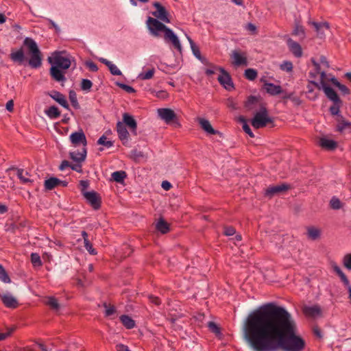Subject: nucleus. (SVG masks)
I'll return each mask as SVG.
<instances>
[{
  "mask_svg": "<svg viewBox=\"0 0 351 351\" xmlns=\"http://www.w3.org/2000/svg\"><path fill=\"white\" fill-rule=\"evenodd\" d=\"M297 332L295 321L285 308L265 304V351H303L306 343Z\"/></svg>",
  "mask_w": 351,
  "mask_h": 351,
  "instance_id": "f257e3e1",
  "label": "nucleus"
},
{
  "mask_svg": "<svg viewBox=\"0 0 351 351\" xmlns=\"http://www.w3.org/2000/svg\"><path fill=\"white\" fill-rule=\"evenodd\" d=\"M241 334L253 351H263V304L250 312L243 319Z\"/></svg>",
  "mask_w": 351,
  "mask_h": 351,
  "instance_id": "f03ea898",
  "label": "nucleus"
},
{
  "mask_svg": "<svg viewBox=\"0 0 351 351\" xmlns=\"http://www.w3.org/2000/svg\"><path fill=\"white\" fill-rule=\"evenodd\" d=\"M23 45L27 47L29 58L28 60L26 58L22 47L16 51H12L10 58L19 65H23L27 62L31 68H40L42 65L43 54L36 41L32 38L26 37L23 40Z\"/></svg>",
  "mask_w": 351,
  "mask_h": 351,
  "instance_id": "7ed1b4c3",
  "label": "nucleus"
},
{
  "mask_svg": "<svg viewBox=\"0 0 351 351\" xmlns=\"http://www.w3.org/2000/svg\"><path fill=\"white\" fill-rule=\"evenodd\" d=\"M243 107L245 112L255 113L252 119V125L259 129L263 127V102L260 95H250L244 102Z\"/></svg>",
  "mask_w": 351,
  "mask_h": 351,
  "instance_id": "20e7f679",
  "label": "nucleus"
},
{
  "mask_svg": "<svg viewBox=\"0 0 351 351\" xmlns=\"http://www.w3.org/2000/svg\"><path fill=\"white\" fill-rule=\"evenodd\" d=\"M146 25L150 34L154 37H159L160 36V32H164L165 34L169 29L162 21L151 16H148Z\"/></svg>",
  "mask_w": 351,
  "mask_h": 351,
  "instance_id": "39448f33",
  "label": "nucleus"
},
{
  "mask_svg": "<svg viewBox=\"0 0 351 351\" xmlns=\"http://www.w3.org/2000/svg\"><path fill=\"white\" fill-rule=\"evenodd\" d=\"M158 114L160 118L167 124H173L178 127L180 126L177 115L173 110L170 108H159L158 109Z\"/></svg>",
  "mask_w": 351,
  "mask_h": 351,
  "instance_id": "423d86ee",
  "label": "nucleus"
},
{
  "mask_svg": "<svg viewBox=\"0 0 351 351\" xmlns=\"http://www.w3.org/2000/svg\"><path fill=\"white\" fill-rule=\"evenodd\" d=\"M49 62L52 65L62 70H66L71 66V60L68 56L62 55V52H56L53 59L49 58Z\"/></svg>",
  "mask_w": 351,
  "mask_h": 351,
  "instance_id": "0eeeda50",
  "label": "nucleus"
},
{
  "mask_svg": "<svg viewBox=\"0 0 351 351\" xmlns=\"http://www.w3.org/2000/svg\"><path fill=\"white\" fill-rule=\"evenodd\" d=\"M216 69L221 72V75L217 77L219 84L228 90L233 89L234 84L230 75L223 67L219 66Z\"/></svg>",
  "mask_w": 351,
  "mask_h": 351,
  "instance_id": "6e6552de",
  "label": "nucleus"
},
{
  "mask_svg": "<svg viewBox=\"0 0 351 351\" xmlns=\"http://www.w3.org/2000/svg\"><path fill=\"white\" fill-rule=\"evenodd\" d=\"M153 6L156 10L152 12V14L154 16L156 17V19L167 23L171 22L170 19H169L168 11L163 5H161L160 3L156 1L153 3Z\"/></svg>",
  "mask_w": 351,
  "mask_h": 351,
  "instance_id": "1a4fd4ad",
  "label": "nucleus"
},
{
  "mask_svg": "<svg viewBox=\"0 0 351 351\" xmlns=\"http://www.w3.org/2000/svg\"><path fill=\"white\" fill-rule=\"evenodd\" d=\"M83 196L93 209L98 210L100 208L101 199L99 193L92 191L88 193H84Z\"/></svg>",
  "mask_w": 351,
  "mask_h": 351,
  "instance_id": "9d476101",
  "label": "nucleus"
},
{
  "mask_svg": "<svg viewBox=\"0 0 351 351\" xmlns=\"http://www.w3.org/2000/svg\"><path fill=\"white\" fill-rule=\"evenodd\" d=\"M164 39L166 43H171L175 49L180 52L182 51V45L178 36L170 28L165 33Z\"/></svg>",
  "mask_w": 351,
  "mask_h": 351,
  "instance_id": "9b49d317",
  "label": "nucleus"
},
{
  "mask_svg": "<svg viewBox=\"0 0 351 351\" xmlns=\"http://www.w3.org/2000/svg\"><path fill=\"white\" fill-rule=\"evenodd\" d=\"M230 57L233 60L232 64L236 66H246L248 64L247 56L245 53H241L238 50H234L232 51Z\"/></svg>",
  "mask_w": 351,
  "mask_h": 351,
  "instance_id": "f8f14e48",
  "label": "nucleus"
},
{
  "mask_svg": "<svg viewBox=\"0 0 351 351\" xmlns=\"http://www.w3.org/2000/svg\"><path fill=\"white\" fill-rule=\"evenodd\" d=\"M312 62L315 66V71L320 74V83L311 82V84L320 90L321 87L327 85L328 76H327L324 71H321V66L319 63L316 62L314 60H312Z\"/></svg>",
  "mask_w": 351,
  "mask_h": 351,
  "instance_id": "ddd939ff",
  "label": "nucleus"
},
{
  "mask_svg": "<svg viewBox=\"0 0 351 351\" xmlns=\"http://www.w3.org/2000/svg\"><path fill=\"white\" fill-rule=\"evenodd\" d=\"M0 298L7 308H16L19 306L17 300L10 293L0 292Z\"/></svg>",
  "mask_w": 351,
  "mask_h": 351,
  "instance_id": "4468645a",
  "label": "nucleus"
},
{
  "mask_svg": "<svg viewBox=\"0 0 351 351\" xmlns=\"http://www.w3.org/2000/svg\"><path fill=\"white\" fill-rule=\"evenodd\" d=\"M69 138L71 143L74 145L82 144L84 147H86L87 145L86 138L82 130L73 132Z\"/></svg>",
  "mask_w": 351,
  "mask_h": 351,
  "instance_id": "2eb2a0df",
  "label": "nucleus"
},
{
  "mask_svg": "<svg viewBox=\"0 0 351 351\" xmlns=\"http://www.w3.org/2000/svg\"><path fill=\"white\" fill-rule=\"evenodd\" d=\"M287 45L289 50L295 57L300 58L302 56V49L301 45L298 42L289 38L287 40Z\"/></svg>",
  "mask_w": 351,
  "mask_h": 351,
  "instance_id": "dca6fc26",
  "label": "nucleus"
},
{
  "mask_svg": "<svg viewBox=\"0 0 351 351\" xmlns=\"http://www.w3.org/2000/svg\"><path fill=\"white\" fill-rule=\"evenodd\" d=\"M47 95L64 108L69 109V105L66 99L65 96L60 92L57 90H52L51 92L48 93Z\"/></svg>",
  "mask_w": 351,
  "mask_h": 351,
  "instance_id": "f3484780",
  "label": "nucleus"
},
{
  "mask_svg": "<svg viewBox=\"0 0 351 351\" xmlns=\"http://www.w3.org/2000/svg\"><path fill=\"white\" fill-rule=\"evenodd\" d=\"M123 121L124 125H126L131 130L132 133L134 135H137V123L134 118L125 112L123 114Z\"/></svg>",
  "mask_w": 351,
  "mask_h": 351,
  "instance_id": "a211bd4d",
  "label": "nucleus"
},
{
  "mask_svg": "<svg viewBox=\"0 0 351 351\" xmlns=\"http://www.w3.org/2000/svg\"><path fill=\"white\" fill-rule=\"evenodd\" d=\"M265 92L270 95L276 96L284 93V90L280 85L269 83L265 80Z\"/></svg>",
  "mask_w": 351,
  "mask_h": 351,
  "instance_id": "6ab92c4d",
  "label": "nucleus"
},
{
  "mask_svg": "<svg viewBox=\"0 0 351 351\" xmlns=\"http://www.w3.org/2000/svg\"><path fill=\"white\" fill-rule=\"evenodd\" d=\"M289 189V186L285 184L269 186L265 192V196L272 197L274 195L280 194Z\"/></svg>",
  "mask_w": 351,
  "mask_h": 351,
  "instance_id": "aec40b11",
  "label": "nucleus"
},
{
  "mask_svg": "<svg viewBox=\"0 0 351 351\" xmlns=\"http://www.w3.org/2000/svg\"><path fill=\"white\" fill-rule=\"evenodd\" d=\"M117 132L119 139L123 142V145L128 141L129 132L123 122L118 121L117 123Z\"/></svg>",
  "mask_w": 351,
  "mask_h": 351,
  "instance_id": "412c9836",
  "label": "nucleus"
},
{
  "mask_svg": "<svg viewBox=\"0 0 351 351\" xmlns=\"http://www.w3.org/2000/svg\"><path fill=\"white\" fill-rule=\"evenodd\" d=\"M50 75L57 82H64L66 80L64 73L61 71V69L53 65L50 68Z\"/></svg>",
  "mask_w": 351,
  "mask_h": 351,
  "instance_id": "4be33fe9",
  "label": "nucleus"
},
{
  "mask_svg": "<svg viewBox=\"0 0 351 351\" xmlns=\"http://www.w3.org/2000/svg\"><path fill=\"white\" fill-rule=\"evenodd\" d=\"M303 313L308 317H315L321 314V308L317 305L304 306Z\"/></svg>",
  "mask_w": 351,
  "mask_h": 351,
  "instance_id": "5701e85b",
  "label": "nucleus"
},
{
  "mask_svg": "<svg viewBox=\"0 0 351 351\" xmlns=\"http://www.w3.org/2000/svg\"><path fill=\"white\" fill-rule=\"evenodd\" d=\"M321 89H323L324 93L326 94V97L332 101L334 103H341V99L338 97L337 93L330 87L326 85L322 87H321Z\"/></svg>",
  "mask_w": 351,
  "mask_h": 351,
  "instance_id": "b1692460",
  "label": "nucleus"
},
{
  "mask_svg": "<svg viewBox=\"0 0 351 351\" xmlns=\"http://www.w3.org/2000/svg\"><path fill=\"white\" fill-rule=\"evenodd\" d=\"M198 123L201 128L208 134H217L219 133V131L213 129L210 123L207 119H205L204 118H198Z\"/></svg>",
  "mask_w": 351,
  "mask_h": 351,
  "instance_id": "393cba45",
  "label": "nucleus"
},
{
  "mask_svg": "<svg viewBox=\"0 0 351 351\" xmlns=\"http://www.w3.org/2000/svg\"><path fill=\"white\" fill-rule=\"evenodd\" d=\"M87 150L86 147H83L82 152H73L69 153L70 158L75 162L80 163L86 160Z\"/></svg>",
  "mask_w": 351,
  "mask_h": 351,
  "instance_id": "a878e982",
  "label": "nucleus"
},
{
  "mask_svg": "<svg viewBox=\"0 0 351 351\" xmlns=\"http://www.w3.org/2000/svg\"><path fill=\"white\" fill-rule=\"evenodd\" d=\"M6 231L16 233L17 231H21L26 226V221L14 222L6 224Z\"/></svg>",
  "mask_w": 351,
  "mask_h": 351,
  "instance_id": "bb28decb",
  "label": "nucleus"
},
{
  "mask_svg": "<svg viewBox=\"0 0 351 351\" xmlns=\"http://www.w3.org/2000/svg\"><path fill=\"white\" fill-rule=\"evenodd\" d=\"M99 61L108 66L110 73L113 75H122L121 71L117 68V66L112 64L110 61L108 60L106 58H99Z\"/></svg>",
  "mask_w": 351,
  "mask_h": 351,
  "instance_id": "cd10ccee",
  "label": "nucleus"
},
{
  "mask_svg": "<svg viewBox=\"0 0 351 351\" xmlns=\"http://www.w3.org/2000/svg\"><path fill=\"white\" fill-rule=\"evenodd\" d=\"M337 127V130L341 132L344 131L351 132V123L345 120L342 117H339Z\"/></svg>",
  "mask_w": 351,
  "mask_h": 351,
  "instance_id": "c85d7f7f",
  "label": "nucleus"
},
{
  "mask_svg": "<svg viewBox=\"0 0 351 351\" xmlns=\"http://www.w3.org/2000/svg\"><path fill=\"white\" fill-rule=\"evenodd\" d=\"M156 229L162 234H167L170 228L169 224L162 218H160L156 223Z\"/></svg>",
  "mask_w": 351,
  "mask_h": 351,
  "instance_id": "c756f323",
  "label": "nucleus"
},
{
  "mask_svg": "<svg viewBox=\"0 0 351 351\" xmlns=\"http://www.w3.org/2000/svg\"><path fill=\"white\" fill-rule=\"evenodd\" d=\"M312 25L315 29L318 36L321 38L325 35V31L328 30L329 28L328 24L327 23H319L317 22H313Z\"/></svg>",
  "mask_w": 351,
  "mask_h": 351,
  "instance_id": "7c9ffc66",
  "label": "nucleus"
},
{
  "mask_svg": "<svg viewBox=\"0 0 351 351\" xmlns=\"http://www.w3.org/2000/svg\"><path fill=\"white\" fill-rule=\"evenodd\" d=\"M58 186H60V179L55 177L46 180L44 183L45 189L47 191H51Z\"/></svg>",
  "mask_w": 351,
  "mask_h": 351,
  "instance_id": "2f4dec72",
  "label": "nucleus"
},
{
  "mask_svg": "<svg viewBox=\"0 0 351 351\" xmlns=\"http://www.w3.org/2000/svg\"><path fill=\"white\" fill-rule=\"evenodd\" d=\"M319 145L329 150L334 149L337 147V143L332 140L326 138H321L319 141Z\"/></svg>",
  "mask_w": 351,
  "mask_h": 351,
  "instance_id": "473e14b6",
  "label": "nucleus"
},
{
  "mask_svg": "<svg viewBox=\"0 0 351 351\" xmlns=\"http://www.w3.org/2000/svg\"><path fill=\"white\" fill-rule=\"evenodd\" d=\"M45 112L47 116L51 119H57L60 116V111L56 106H50L48 109L45 110Z\"/></svg>",
  "mask_w": 351,
  "mask_h": 351,
  "instance_id": "72a5a7b5",
  "label": "nucleus"
},
{
  "mask_svg": "<svg viewBox=\"0 0 351 351\" xmlns=\"http://www.w3.org/2000/svg\"><path fill=\"white\" fill-rule=\"evenodd\" d=\"M120 320L123 325L128 329H132L135 326L134 320L127 315H122L120 317Z\"/></svg>",
  "mask_w": 351,
  "mask_h": 351,
  "instance_id": "f704fd0d",
  "label": "nucleus"
},
{
  "mask_svg": "<svg viewBox=\"0 0 351 351\" xmlns=\"http://www.w3.org/2000/svg\"><path fill=\"white\" fill-rule=\"evenodd\" d=\"M45 304L50 307L51 310L58 311L60 309V304L58 300L53 296L48 297Z\"/></svg>",
  "mask_w": 351,
  "mask_h": 351,
  "instance_id": "c9c22d12",
  "label": "nucleus"
},
{
  "mask_svg": "<svg viewBox=\"0 0 351 351\" xmlns=\"http://www.w3.org/2000/svg\"><path fill=\"white\" fill-rule=\"evenodd\" d=\"M127 174L124 171H117L112 173V178L118 183H123Z\"/></svg>",
  "mask_w": 351,
  "mask_h": 351,
  "instance_id": "e433bc0d",
  "label": "nucleus"
},
{
  "mask_svg": "<svg viewBox=\"0 0 351 351\" xmlns=\"http://www.w3.org/2000/svg\"><path fill=\"white\" fill-rule=\"evenodd\" d=\"M239 121L243 124L242 128L243 131L247 133L250 137H254V135L253 132H252L251 128H250L249 125L247 123V121L245 118L243 116H240L239 117Z\"/></svg>",
  "mask_w": 351,
  "mask_h": 351,
  "instance_id": "4c0bfd02",
  "label": "nucleus"
},
{
  "mask_svg": "<svg viewBox=\"0 0 351 351\" xmlns=\"http://www.w3.org/2000/svg\"><path fill=\"white\" fill-rule=\"evenodd\" d=\"M207 326L209 330L214 333L216 336L219 337L221 335L220 327L214 322H208Z\"/></svg>",
  "mask_w": 351,
  "mask_h": 351,
  "instance_id": "58836bf2",
  "label": "nucleus"
},
{
  "mask_svg": "<svg viewBox=\"0 0 351 351\" xmlns=\"http://www.w3.org/2000/svg\"><path fill=\"white\" fill-rule=\"evenodd\" d=\"M186 38L190 43L191 50L193 51V55L199 60H201V53L198 48V47L195 45L191 38L189 36H186Z\"/></svg>",
  "mask_w": 351,
  "mask_h": 351,
  "instance_id": "ea45409f",
  "label": "nucleus"
},
{
  "mask_svg": "<svg viewBox=\"0 0 351 351\" xmlns=\"http://www.w3.org/2000/svg\"><path fill=\"white\" fill-rule=\"evenodd\" d=\"M320 230L315 227H309L307 229V235L312 240L318 239L320 236Z\"/></svg>",
  "mask_w": 351,
  "mask_h": 351,
  "instance_id": "a19ab883",
  "label": "nucleus"
},
{
  "mask_svg": "<svg viewBox=\"0 0 351 351\" xmlns=\"http://www.w3.org/2000/svg\"><path fill=\"white\" fill-rule=\"evenodd\" d=\"M155 69L154 68H152L149 69L147 71L141 73L138 78L142 80H147L152 79L154 75Z\"/></svg>",
  "mask_w": 351,
  "mask_h": 351,
  "instance_id": "79ce46f5",
  "label": "nucleus"
},
{
  "mask_svg": "<svg viewBox=\"0 0 351 351\" xmlns=\"http://www.w3.org/2000/svg\"><path fill=\"white\" fill-rule=\"evenodd\" d=\"M16 170H17V172H16L17 176L19 178V180L21 181L22 183L26 184V183L32 182L30 179L25 178L24 176V173L26 176H27L29 174L28 172H27V171L25 172L24 169H16Z\"/></svg>",
  "mask_w": 351,
  "mask_h": 351,
  "instance_id": "37998d69",
  "label": "nucleus"
},
{
  "mask_svg": "<svg viewBox=\"0 0 351 351\" xmlns=\"http://www.w3.org/2000/svg\"><path fill=\"white\" fill-rule=\"evenodd\" d=\"M293 35L298 36L300 40L305 37L304 29L302 26L296 25L292 33Z\"/></svg>",
  "mask_w": 351,
  "mask_h": 351,
  "instance_id": "c03bdc74",
  "label": "nucleus"
},
{
  "mask_svg": "<svg viewBox=\"0 0 351 351\" xmlns=\"http://www.w3.org/2000/svg\"><path fill=\"white\" fill-rule=\"evenodd\" d=\"M69 99L73 108L75 109L80 108V104L77 101L76 93L73 90L69 91Z\"/></svg>",
  "mask_w": 351,
  "mask_h": 351,
  "instance_id": "a18cd8bd",
  "label": "nucleus"
},
{
  "mask_svg": "<svg viewBox=\"0 0 351 351\" xmlns=\"http://www.w3.org/2000/svg\"><path fill=\"white\" fill-rule=\"evenodd\" d=\"M31 262L34 267H40L43 265L40 255L38 253L31 254Z\"/></svg>",
  "mask_w": 351,
  "mask_h": 351,
  "instance_id": "49530a36",
  "label": "nucleus"
},
{
  "mask_svg": "<svg viewBox=\"0 0 351 351\" xmlns=\"http://www.w3.org/2000/svg\"><path fill=\"white\" fill-rule=\"evenodd\" d=\"M0 280L4 283H10L11 282L8 273L1 265H0Z\"/></svg>",
  "mask_w": 351,
  "mask_h": 351,
  "instance_id": "de8ad7c7",
  "label": "nucleus"
},
{
  "mask_svg": "<svg viewBox=\"0 0 351 351\" xmlns=\"http://www.w3.org/2000/svg\"><path fill=\"white\" fill-rule=\"evenodd\" d=\"M342 203L336 197H332L330 201V206L334 210H339L342 207Z\"/></svg>",
  "mask_w": 351,
  "mask_h": 351,
  "instance_id": "09e8293b",
  "label": "nucleus"
},
{
  "mask_svg": "<svg viewBox=\"0 0 351 351\" xmlns=\"http://www.w3.org/2000/svg\"><path fill=\"white\" fill-rule=\"evenodd\" d=\"M97 143L98 145H104V146H105L107 148H109V147H111L112 146H113V141H108L107 138L104 135H102L98 139Z\"/></svg>",
  "mask_w": 351,
  "mask_h": 351,
  "instance_id": "8fccbe9b",
  "label": "nucleus"
},
{
  "mask_svg": "<svg viewBox=\"0 0 351 351\" xmlns=\"http://www.w3.org/2000/svg\"><path fill=\"white\" fill-rule=\"evenodd\" d=\"M92 86L93 83L90 80L82 79L81 82V89L82 90L89 92Z\"/></svg>",
  "mask_w": 351,
  "mask_h": 351,
  "instance_id": "3c124183",
  "label": "nucleus"
},
{
  "mask_svg": "<svg viewBox=\"0 0 351 351\" xmlns=\"http://www.w3.org/2000/svg\"><path fill=\"white\" fill-rule=\"evenodd\" d=\"M245 77L249 80H254L257 76V72L253 69H247L245 71Z\"/></svg>",
  "mask_w": 351,
  "mask_h": 351,
  "instance_id": "603ef678",
  "label": "nucleus"
},
{
  "mask_svg": "<svg viewBox=\"0 0 351 351\" xmlns=\"http://www.w3.org/2000/svg\"><path fill=\"white\" fill-rule=\"evenodd\" d=\"M84 247L88 252V253L91 255H96L97 254V250L93 248V245L90 242L88 239H85V241H84Z\"/></svg>",
  "mask_w": 351,
  "mask_h": 351,
  "instance_id": "864d4df0",
  "label": "nucleus"
},
{
  "mask_svg": "<svg viewBox=\"0 0 351 351\" xmlns=\"http://www.w3.org/2000/svg\"><path fill=\"white\" fill-rule=\"evenodd\" d=\"M280 68L283 71L290 73L293 70V64L290 61H285L280 65Z\"/></svg>",
  "mask_w": 351,
  "mask_h": 351,
  "instance_id": "5fc2aeb1",
  "label": "nucleus"
},
{
  "mask_svg": "<svg viewBox=\"0 0 351 351\" xmlns=\"http://www.w3.org/2000/svg\"><path fill=\"white\" fill-rule=\"evenodd\" d=\"M117 85L119 88H121L123 90H125L128 93H134L136 92L135 89L133 87H132V86H130L129 85H127V84H123V83H120V82H117Z\"/></svg>",
  "mask_w": 351,
  "mask_h": 351,
  "instance_id": "6e6d98bb",
  "label": "nucleus"
},
{
  "mask_svg": "<svg viewBox=\"0 0 351 351\" xmlns=\"http://www.w3.org/2000/svg\"><path fill=\"white\" fill-rule=\"evenodd\" d=\"M104 306L106 308V311H105L106 316H110L115 313L116 309L114 306L108 305L106 303H104Z\"/></svg>",
  "mask_w": 351,
  "mask_h": 351,
  "instance_id": "4d7b16f0",
  "label": "nucleus"
},
{
  "mask_svg": "<svg viewBox=\"0 0 351 351\" xmlns=\"http://www.w3.org/2000/svg\"><path fill=\"white\" fill-rule=\"evenodd\" d=\"M85 65L86 66V67L88 68V69L90 71L96 72L98 71L97 65L94 62H93L91 60L86 61L85 63Z\"/></svg>",
  "mask_w": 351,
  "mask_h": 351,
  "instance_id": "13d9d810",
  "label": "nucleus"
},
{
  "mask_svg": "<svg viewBox=\"0 0 351 351\" xmlns=\"http://www.w3.org/2000/svg\"><path fill=\"white\" fill-rule=\"evenodd\" d=\"M89 184H90L89 181L87 180L80 181V185L81 186V192L83 195H84V193L88 192V191H86V190L88 188Z\"/></svg>",
  "mask_w": 351,
  "mask_h": 351,
  "instance_id": "bf43d9fd",
  "label": "nucleus"
},
{
  "mask_svg": "<svg viewBox=\"0 0 351 351\" xmlns=\"http://www.w3.org/2000/svg\"><path fill=\"white\" fill-rule=\"evenodd\" d=\"M343 265L347 269L351 270V254H347L344 256Z\"/></svg>",
  "mask_w": 351,
  "mask_h": 351,
  "instance_id": "052dcab7",
  "label": "nucleus"
},
{
  "mask_svg": "<svg viewBox=\"0 0 351 351\" xmlns=\"http://www.w3.org/2000/svg\"><path fill=\"white\" fill-rule=\"evenodd\" d=\"M236 230L235 228L232 226H226L224 227L223 233L226 236H232L235 234Z\"/></svg>",
  "mask_w": 351,
  "mask_h": 351,
  "instance_id": "680f3d73",
  "label": "nucleus"
},
{
  "mask_svg": "<svg viewBox=\"0 0 351 351\" xmlns=\"http://www.w3.org/2000/svg\"><path fill=\"white\" fill-rule=\"evenodd\" d=\"M341 103H334V105L330 108V112L332 115L338 114L339 112V107Z\"/></svg>",
  "mask_w": 351,
  "mask_h": 351,
  "instance_id": "e2e57ef3",
  "label": "nucleus"
},
{
  "mask_svg": "<svg viewBox=\"0 0 351 351\" xmlns=\"http://www.w3.org/2000/svg\"><path fill=\"white\" fill-rule=\"evenodd\" d=\"M273 128L274 126L273 123V120L270 118L266 113V110H265V127Z\"/></svg>",
  "mask_w": 351,
  "mask_h": 351,
  "instance_id": "0e129e2a",
  "label": "nucleus"
},
{
  "mask_svg": "<svg viewBox=\"0 0 351 351\" xmlns=\"http://www.w3.org/2000/svg\"><path fill=\"white\" fill-rule=\"evenodd\" d=\"M227 106L232 110L238 109L237 104L234 101L232 98H228L226 103Z\"/></svg>",
  "mask_w": 351,
  "mask_h": 351,
  "instance_id": "69168bd1",
  "label": "nucleus"
},
{
  "mask_svg": "<svg viewBox=\"0 0 351 351\" xmlns=\"http://www.w3.org/2000/svg\"><path fill=\"white\" fill-rule=\"evenodd\" d=\"M337 87L339 89V90L344 95H347L350 93L349 89L345 86L340 83L337 85Z\"/></svg>",
  "mask_w": 351,
  "mask_h": 351,
  "instance_id": "338daca9",
  "label": "nucleus"
},
{
  "mask_svg": "<svg viewBox=\"0 0 351 351\" xmlns=\"http://www.w3.org/2000/svg\"><path fill=\"white\" fill-rule=\"evenodd\" d=\"M117 351H130L127 346L119 343L116 346Z\"/></svg>",
  "mask_w": 351,
  "mask_h": 351,
  "instance_id": "774afa93",
  "label": "nucleus"
}]
</instances>
